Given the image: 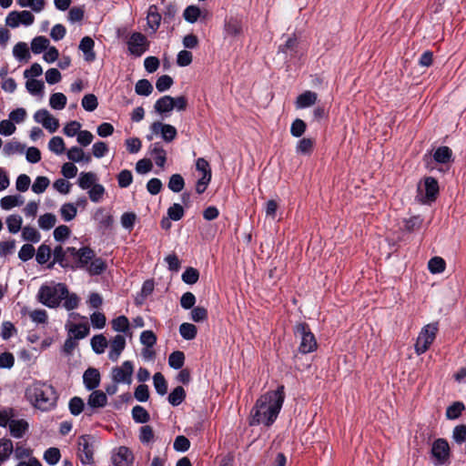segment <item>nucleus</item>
<instances>
[{
	"label": "nucleus",
	"mask_w": 466,
	"mask_h": 466,
	"mask_svg": "<svg viewBox=\"0 0 466 466\" xmlns=\"http://www.w3.org/2000/svg\"><path fill=\"white\" fill-rule=\"evenodd\" d=\"M8 426L11 435L15 438H22L29 427L27 421L23 419L11 420Z\"/></svg>",
	"instance_id": "24"
},
{
	"label": "nucleus",
	"mask_w": 466,
	"mask_h": 466,
	"mask_svg": "<svg viewBox=\"0 0 466 466\" xmlns=\"http://www.w3.org/2000/svg\"><path fill=\"white\" fill-rule=\"evenodd\" d=\"M107 403L106 394L101 390H94L88 397L87 405L90 408H103Z\"/></svg>",
	"instance_id": "25"
},
{
	"label": "nucleus",
	"mask_w": 466,
	"mask_h": 466,
	"mask_svg": "<svg viewBox=\"0 0 466 466\" xmlns=\"http://www.w3.org/2000/svg\"><path fill=\"white\" fill-rule=\"evenodd\" d=\"M108 346V341L103 334L95 335L91 339V347L96 354H102Z\"/></svg>",
	"instance_id": "31"
},
{
	"label": "nucleus",
	"mask_w": 466,
	"mask_h": 466,
	"mask_svg": "<svg viewBox=\"0 0 466 466\" xmlns=\"http://www.w3.org/2000/svg\"><path fill=\"white\" fill-rule=\"evenodd\" d=\"M83 381H84L85 387L87 390H93L96 389L100 384L99 371L95 368L87 369L83 375Z\"/></svg>",
	"instance_id": "19"
},
{
	"label": "nucleus",
	"mask_w": 466,
	"mask_h": 466,
	"mask_svg": "<svg viewBox=\"0 0 466 466\" xmlns=\"http://www.w3.org/2000/svg\"><path fill=\"white\" fill-rule=\"evenodd\" d=\"M452 438L458 444H461L466 441V426L458 425L453 429Z\"/></svg>",
	"instance_id": "64"
},
{
	"label": "nucleus",
	"mask_w": 466,
	"mask_h": 466,
	"mask_svg": "<svg viewBox=\"0 0 466 466\" xmlns=\"http://www.w3.org/2000/svg\"><path fill=\"white\" fill-rule=\"evenodd\" d=\"M147 21L148 26L156 31L161 23V15L158 13L157 7L156 5H150L147 11Z\"/></svg>",
	"instance_id": "28"
},
{
	"label": "nucleus",
	"mask_w": 466,
	"mask_h": 466,
	"mask_svg": "<svg viewBox=\"0 0 466 466\" xmlns=\"http://www.w3.org/2000/svg\"><path fill=\"white\" fill-rule=\"evenodd\" d=\"M149 155L155 160V163L159 167H164L167 161V152L159 142L150 145L148 148Z\"/></svg>",
	"instance_id": "18"
},
{
	"label": "nucleus",
	"mask_w": 466,
	"mask_h": 466,
	"mask_svg": "<svg viewBox=\"0 0 466 466\" xmlns=\"http://www.w3.org/2000/svg\"><path fill=\"white\" fill-rule=\"evenodd\" d=\"M66 96L63 93H55L50 96L49 105L53 109L61 110L66 105Z\"/></svg>",
	"instance_id": "43"
},
{
	"label": "nucleus",
	"mask_w": 466,
	"mask_h": 466,
	"mask_svg": "<svg viewBox=\"0 0 466 466\" xmlns=\"http://www.w3.org/2000/svg\"><path fill=\"white\" fill-rule=\"evenodd\" d=\"M34 120L41 124L50 133L56 132L59 127L58 119L52 116L46 109H39L34 114Z\"/></svg>",
	"instance_id": "14"
},
{
	"label": "nucleus",
	"mask_w": 466,
	"mask_h": 466,
	"mask_svg": "<svg viewBox=\"0 0 466 466\" xmlns=\"http://www.w3.org/2000/svg\"><path fill=\"white\" fill-rule=\"evenodd\" d=\"M134 372V365L130 360L124 361L120 366H116L111 370V378L115 383L130 385Z\"/></svg>",
	"instance_id": "10"
},
{
	"label": "nucleus",
	"mask_w": 466,
	"mask_h": 466,
	"mask_svg": "<svg viewBox=\"0 0 466 466\" xmlns=\"http://www.w3.org/2000/svg\"><path fill=\"white\" fill-rule=\"evenodd\" d=\"M295 336L299 339V350L301 353H309L317 349V341L314 334L305 323H299L295 327Z\"/></svg>",
	"instance_id": "5"
},
{
	"label": "nucleus",
	"mask_w": 466,
	"mask_h": 466,
	"mask_svg": "<svg viewBox=\"0 0 466 466\" xmlns=\"http://www.w3.org/2000/svg\"><path fill=\"white\" fill-rule=\"evenodd\" d=\"M112 461L115 466H133L134 454L127 447L120 446L114 450Z\"/></svg>",
	"instance_id": "15"
},
{
	"label": "nucleus",
	"mask_w": 466,
	"mask_h": 466,
	"mask_svg": "<svg viewBox=\"0 0 466 466\" xmlns=\"http://www.w3.org/2000/svg\"><path fill=\"white\" fill-rule=\"evenodd\" d=\"M177 135V128L170 125L160 121L153 122L149 127V133L147 135L148 141L153 140L157 137H160L165 142H172Z\"/></svg>",
	"instance_id": "7"
},
{
	"label": "nucleus",
	"mask_w": 466,
	"mask_h": 466,
	"mask_svg": "<svg viewBox=\"0 0 466 466\" xmlns=\"http://www.w3.org/2000/svg\"><path fill=\"white\" fill-rule=\"evenodd\" d=\"M185 396V390L178 386L169 394L168 401L171 405L177 406L184 400Z\"/></svg>",
	"instance_id": "51"
},
{
	"label": "nucleus",
	"mask_w": 466,
	"mask_h": 466,
	"mask_svg": "<svg viewBox=\"0 0 466 466\" xmlns=\"http://www.w3.org/2000/svg\"><path fill=\"white\" fill-rule=\"evenodd\" d=\"M56 223V217L52 213H46L39 217L38 226L43 230H49L55 227Z\"/></svg>",
	"instance_id": "42"
},
{
	"label": "nucleus",
	"mask_w": 466,
	"mask_h": 466,
	"mask_svg": "<svg viewBox=\"0 0 466 466\" xmlns=\"http://www.w3.org/2000/svg\"><path fill=\"white\" fill-rule=\"evenodd\" d=\"M5 223L9 232L16 234L22 228L23 218L19 215H10L6 218Z\"/></svg>",
	"instance_id": "35"
},
{
	"label": "nucleus",
	"mask_w": 466,
	"mask_h": 466,
	"mask_svg": "<svg viewBox=\"0 0 466 466\" xmlns=\"http://www.w3.org/2000/svg\"><path fill=\"white\" fill-rule=\"evenodd\" d=\"M67 158L72 162H86L89 163L91 161V156L86 155L82 148L78 147H72L66 152Z\"/></svg>",
	"instance_id": "26"
},
{
	"label": "nucleus",
	"mask_w": 466,
	"mask_h": 466,
	"mask_svg": "<svg viewBox=\"0 0 466 466\" xmlns=\"http://www.w3.org/2000/svg\"><path fill=\"white\" fill-rule=\"evenodd\" d=\"M317 93L305 91L297 97L295 105L298 109H303L313 106L317 102Z\"/></svg>",
	"instance_id": "21"
},
{
	"label": "nucleus",
	"mask_w": 466,
	"mask_h": 466,
	"mask_svg": "<svg viewBox=\"0 0 466 466\" xmlns=\"http://www.w3.org/2000/svg\"><path fill=\"white\" fill-rule=\"evenodd\" d=\"M314 147V140L309 137L299 139L296 145V152L301 155H309Z\"/></svg>",
	"instance_id": "33"
},
{
	"label": "nucleus",
	"mask_w": 466,
	"mask_h": 466,
	"mask_svg": "<svg viewBox=\"0 0 466 466\" xmlns=\"http://www.w3.org/2000/svg\"><path fill=\"white\" fill-rule=\"evenodd\" d=\"M428 268L432 274L441 273L445 269V261L440 257H434L429 261Z\"/></svg>",
	"instance_id": "49"
},
{
	"label": "nucleus",
	"mask_w": 466,
	"mask_h": 466,
	"mask_svg": "<svg viewBox=\"0 0 466 466\" xmlns=\"http://www.w3.org/2000/svg\"><path fill=\"white\" fill-rule=\"evenodd\" d=\"M61 454L57 448H49L44 453V460L49 465H56L60 460Z\"/></svg>",
	"instance_id": "58"
},
{
	"label": "nucleus",
	"mask_w": 466,
	"mask_h": 466,
	"mask_svg": "<svg viewBox=\"0 0 466 466\" xmlns=\"http://www.w3.org/2000/svg\"><path fill=\"white\" fill-rule=\"evenodd\" d=\"M94 46H95V42L89 36H85L80 41L79 49L83 52L84 58L87 62H93L96 59Z\"/></svg>",
	"instance_id": "20"
},
{
	"label": "nucleus",
	"mask_w": 466,
	"mask_h": 466,
	"mask_svg": "<svg viewBox=\"0 0 466 466\" xmlns=\"http://www.w3.org/2000/svg\"><path fill=\"white\" fill-rule=\"evenodd\" d=\"M185 186L183 177L179 174L172 175L168 181V188L173 192H180Z\"/></svg>",
	"instance_id": "57"
},
{
	"label": "nucleus",
	"mask_w": 466,
	"mask_h": 466,
	"mask_svg": "<svg viewBox=\"0 0 466 466\" xmlns=\"http://www.w3.org/2000/svg\"><path fill=\"white\" fill-rule=\"evenodd\" d=\"M76 253L79 267L87 266V264L92 261V258L94 257L93 251L87 248H83L79 249Z\"/></svg>",
	"instance_id": "50"
},
{
	"label": "nucleus",
	"mask_w": 466,
	"mask_h": 466,
	"mask_svg": "<svg viewBox=\"0 0 466 466\" xmlns=\"http://www.w3.org/2000/svg\"><path fill=\"white\" fill-rule=\"evenodd\" d=\"M135 90L139 96H149L153 91V86L148 80L141 79L137 82Z\"/></svg>",
	"instance_id": "52"
},
{
	"label": "nucleus",
	"mask_w": 466,
	"mask_h": 466,
	"mask_svg": "<svg viewBox=\"0 0 466 466\" xmlns=\"http://www.w3.org/2000/svg\"><path fill=\"white\" fill-rule=\"evenodd\" d=\"M26 400L35 409L47 411L56 406L58 396L54 387L42 381L29 384L25 392Z\"/></svg>",
	"instance_id": "2"
},
{
	"label": "nucleus",
	"mask_w": 466,
	"mask_h": 466,
	"mask_svg": "<svg viewBox=\"0 0 466 466\" xmlns=\"http://www.w3.org/2000/svg\"><path fill=\"white\" fill-rule=\"evenodd\" d=\"M105 193H106L105 187L98 183H96L87 191L90 200L94 203H98V202L102 201Z\"/></svg>",
	"instance_id": "36"
},
{
	"label": "nucleus",
	"mask_w": 466,
	"mask_h": 466,
	"mask_svg": "<svg viewBox=\"0 0 466 466\" xmlns=\"http://www.w3.org/2000/svg\"><path fill=\"white\" fill-rule=\"evenodd\" d=\"M50 180L48 177L44 176L37 177L33 185L32 190L35 194H42L46 191V189L49 187Z\"/></svg>",
	"instance_id": "44"
},
{
	"label": "nucleus",
	"mask_w": 466,
	"mask_h": 466,
	"mask_svg": "<svg viewBox=\"0 0 466 466\" xmlns=\"http://www.w3.org/2000/svg\"><path fill=\"white\" fill-rule=\"evenodd\" d=\"M224 32L226 36L236 37L242 32V22L237 16H228L226 19Z\"/></svg>",
	"instance_id": "17"
},
{
	"label": "nucleus",
	"mask_w": 466,
	"mask_h": 466,
	"mask_svg": "<svg viewBox=\"0 0 466 466\" xmlns=\"http://www.w3.org/2000/svg\"><path fill=\"white\" fill-rule=\"evenodd\" d=\"M148 45L147 37L138 32L133 33L127 41L129 52L136 56H142L147 50Z\"/></svg>",
	"instance_id": "12"
},
{
	"label": "nucleus",
	"mask_w": 466,
	"mask_h": 466,
	"mask_svg": "<svg viewBox=\"0 0 466 466\" xmlns=\"http://www.w3.org/2000/svg\"><path fill=\"white\" fill-rule=\"evenodd\" d=\"M185 356L182 351H174L169 355L168 364L175 370L180 369L184 365Z\"/></svg>",
	"instance_id": "53"
},
{
	"label": "nucleus",
	"mask_w": 466,
	"mask_h": 466,
	"mask_svg": "<svg viewBox=\"0 0 466 466\" xmlns=\"http://www.w3.org/2000/svg\"><path fill=\"white\" fill-rule=\"evenodd\" d=\"M153 383L157 392L160 395H165L167 391V384L164 376L160 372H157L153 376Z\"/></svg>",
	"instance_id": "48"
},
{
	"label": "nucleus",
	"mask_w": 466,
	"mask_h": 466,
	"mask_svg": "<svg viewBox=\"0 0 466 466\" xmlns=\"http://www.w3.org/2000/svg\"><path fill=\"white\" fill-rule=\"evenodd\" d=\"M96 175L93 172H82L79 175L78 186L82 189H89L96 183Z\"/></svg>",
	"instance_id": "30"
},
{
	"label": "nucleus",
	"mask_w": 466,
	"mask_h": 466,
	"mask_svg": "<svg viewBox=\"0 0 466 466\" xmlns=\"http://www.w3.org/2000/svg\"><path fill=\"white\" fill-rule=\"evenodd\" d=\"M437 331V323L427 324L420 329L414 346L415 352L418 355H420L429 350L436 338Z\"/></svg>",
	"instance_id": "6"
},
{
	"label": "nucleus",
	"mask_w": 466,
	"mask_h": 466,
	"mask_svg": "<svg viewBox=\"0 0 466 466\" xmlns=\"http://www.w3.org/2000/svg\"><path fill=\"white\" fill-rule=\"evenodd\" d=\"M132 417L136 422L145 423L149 420L148 412L141 406H135L132 409Z\"/></svg>",
	"instance_id": "55"
},
{
	"label": "nucleus",
	"mask_w": 466,
	"mask_h": 466,
	"mask_svg": "<svg viewBox=\"0 0 466 466\" xmlns=\"http://www.w3.org/2000/svg\"><path fill=\"white\" fill-rule=\"evenodd\" d=\"M14 450L13 443L10 440H0V463L9 458Z\"/></svg>",
	"instance_id": "46"
},
{
	"label": "nucleus",
	"mask_w": 466,
	"mask_h": 466,
	"mask_svg": "<svg viewBox=\"0 0 466 466\" xmlns=\"http://www.w3.org/2000/svg\"><path fill=\"white\" fill-rule=\"evenodd\" d=\"M48 149L56 155H61L66 150L64 139L60 137H53L48 143Z\"/></svg>",
	"instance_id": "47"
},
{
	"label": "nucleus",
	"mask_w": 466,
	"mask_h": 466,
	"mask_svg": "<svg viewBox=\"0 0 466 466\" xmlns=\"http://www.w3.org/2000/svg\"><path fill=\"white\" fill-rule=\"evenodd\" d=\"M284 399L283 386H279L276 390H270L262 395L257 400L250 412V425H271L281 410Z\"/></svg>",
	"instance_id": "1"
},
{
	"label": "nucleus",
	"mask_w": 466,
	"mask_h": 466,
	"mask_svg": "<svg viewBox=\"0 0 466 466\" xmlns=\"http://www.w3.org/2000/svg\"><path fill=\"white\" fill-rule=\"evenodd\" d=\"M49 40L46 36H36L31 42V49L34 54H40L49 46Z\"/></svg>",
	"instance_id": "40"
},
{
	"label": "nucleus",
	"mask_w": 466,
	"mask_h": 466,
	"mask_svg": "<svg viewBox=\"0 0 466 466\" xmlns=\"http://www.w3.org/2000/svg\"><path fill=\"white\" fill-rule=\"evenodd\" d=\"M197 327L194 324L184 322L179 326V334L184 339L191 340L197 336Z\"/></svg>",
	"instance_id": "37"
},
{
	"label": "nucleus",
	"mask_w": 466,
	"mask_h": 466,
	"mask_svg": "<svg viewBox=\"0 0 466 466\" xmlns=\"http://www.w3.org/2000/svg\"><path fill=\"white\" fill-rule=\"evenodd\" d=\"M25 88L30 95L39 99H42L45 96V84L41 80L26 79Z\"/></svg>",
	"instance_id": "23"
},
{
	"label": "nucleus",
	"mask_w": 466,
	"mask_h": 466,
	"mask_svg": "<svg viewBox=\"0 0 466 466\" xmlns=\"http://www.w3.org/2000/svg\"><path fill=\"white\" fill-rule=\"evenodd\" d=\"M452 151L448 147H438L434 154L433 158L436 162L446 164L451 160Z\"/></svg>",
	"instance_id": "32"
},
{
	"label": "nucleus",
	"mask_w": 466,
	"mask_h": 466,
	"mask_svg": "<svg viewBox=\"0 0 466 466\" xmlns=\"http://www.w3.org/2000/svg\"><path fill=\"white\" fill-rule=\"evenodd\" d=\"M22 238L25 241L37 243L40 241L41 235L35 228L26 226L22 228Z\"/></svg>",
	"instance_id": "45"
},
{
	"label": "nucleus",
	"mask_w": 466,
	"mask_h": 466,
	"mask_svg": "<svg viewBox=\"0 0 466 466\" xmlns=\"http://www.w3.org/2000/svg\"><path fill=\"white\" fill-rule=\"evenodd\" d=\"M154 109L159 115H168L173 110V97L164 96L157 99L154 105Z\"/></svg>",
	"instance_id": "22"
},
{
	"label": "nucleus",
	"mask_w": 466,
	"mask_h": 466,
	"mask_svg": "<svg viewBox=\"0 0 466 466\" xmlns=\"http://www.w3.org/2000/svg\"><path fill=\"white\" fill-rule=\"evenodd\" d=\"M431 454L435 459V465H442L446 463L450 458V446L446 440H436L431 448Z\"/></svg>",
	"instance_id": "13"
},
{
	"label": "nucleus",
	"mask_w": 466,
	"mask_h": 466,
	"mask_svg": "<svg viewBox=\"0 0 466 466\" xmlns=\"http://www.w3.org/2000/svg\"><path fill=\"white\" fill-rule=\"evenodd\" d=\"M199 278L198 271L194 268H187L182 274V280L187 284H195Z\"/></svg>",
	"instance_id": "61"
},
{
	"label": "nucleus",
	"mask_w": 466,
	"mask_h": 466,
	"mask_svg": "<svg viewBox=\"0 0 466 466\" xmlns=\"http://www.w3.org/2000/svg\"><path fill=\"white\" fill-rule=\"evenodd\" d=\"M112 329L116 332H126L129 329V320L125 316H119L112 320Z\"/></svg>",
	"instance_id": "54"
},
{
	"label": "nucleus",
	"mask_w": 466,
	"mask_h": 466,
	"mask_svg": "<svg viewBox=\"0 0 466 466\" xmlns=\"http://www.w3.org/2000/svg\"><path fill=\"white\" fill-rule=\"evenodd\" d=\"M51 257V249L46 245H41L36 252V261L39 264L46 263Z\"/></svg>",
	"instance_id": "63"
},
{
	"label": "nucleus",
	"mask_w": 466,
	"mask_h": 466,
	"mask_svg": "<svg viewBox=\"0 0 466 466\" xmlns=\"http://www.w3.org/2000/svg\"><path fill=\"white\" fill-rule=\"evenodd\" d=\"M67 295V288L62 283H47L42 285L37 292V300L51 309L59 306L63 298Z\"/></svg>",
	"instance_id": "3"
},
{
	"label": "nucleus",
	"mask_w": 466,
	"mask_h": 466,
	"mask_svg": "<svg viewBox=\"0 0 466 466\" xmlns=\"http://www.w3.org/2000/svg\"><path fill=\"white\" fill-rule=\"evenodd\" d=\"M108 358L116 361L126 348V339L123 335H116L109 342Z\"/></svg>",
	"instance_id": "16"
},
{
	"label": "nucleus",
	"mask_w": 466,
	"mask_h": 466,
	"mask_svg": "<svg viewBox=\"0 0 466 466\" xmlns=\"http://www.w3.org/2000/svg\"><path fill=\"white\" fill-rule=\"evenodd\" d=\"M464 408L465 407L462 402H454L452 405L447 408L446 417L450 420H455L460 417Z\"/></svg>",
	"instance_id": "56"
},
{
	"label": "nucleus",
	"mask_w": 466,
	"mask_h": 466,
	"mask_svg": "<svg viewBox=\"0 0 466 466\" xmlns=\"http://www.w3.org/2000/svg\"><path fill=\"white\" fill-rule=\"evenodd\" d=\"M127 150L130 154H136L140 151L142 142L138 137H129L125 140Z\"/></svg>",
	"instance_id": "62"
},
{
	"label": "nucleus",
	"mask_w": 466,
	"mask_h": 466,
	"mask_svg": "<svg viewBox=\"0 0 466 466\" xmlns=\"http://www.w3.org/2000/svg\"><path fill=\"white\" fill-rule=\"evenodd\" d=\"M24 149L25 147L21 143L17 141H9L5 145L3 148V154L5 157H11L15 154H22Z\"/></svg>",
	"instance_id": "39"
},
{
	"label": "nucleus",
	"mask_w": 466,
	"mask_h": 466,
	"mask_svg": "<svg viewBox=\"0 0 466 466\" xmlns=\"http://www.w3.org/2000/svg\"><path fill=\"white\" fill-rule=\"evenodd\" d=\"M196 168L197 171H198L201 175L200 177L198 179L196 185V191L198 194H202L207 189L211 180V168L209 167L208 162L203 157H199L197 159Z\"/></svg>",
	"instance_id": "11"
},
{
	"label": "nucleus",
	"mask_w": 466,
	"mask_h": 466,
	"mask_svg": "<svg viewBox=\"0 0 466 466\" xmlns=\"http://www.w3.org/2000/svg\"><path fill=\"white\" fill-rule=\"evenodd\" d=\"M306 128V123L303 120L297 118L291 124L290 134L295 137H300L305 133Z\"/></svg>",
	"instance_id": "59"
},
{
	"label": "nucleus",
	"mask_w": 466,
	"mask_h": 466,
	"mask_svg": "<svg viewBox=\"0 0 466 466\" xmlns=\"http://www.w3.org/2000/svg\"><path fill=\"white\" fill-rule=\"evenodd\" d=\"M5 25L17 28L20 25L30 26L35 22V16L31 11H12L5 17Z\"/></svg>",
	"instance_id": "9"
},
{
	"label": "nucleus",
	"mask_w": 466,
	"mask_h": 466,
	"mask_svg": "<svg viewBox=\"0 0 466 466\" xmlns=\"http://www.w3.org/2000/svg\"><path fill=\"white\" fill-rule=\"evenodd\" d=\"M77 319H86V317L75 312L70 313L66 328L70 336L74 337V339H81L89 334V326L87 322L76 323Z\"/></svg>",
	"instance_id": "8"
},
{
	"label": "nucleus",
	"mask_w": 466,
	"mask_h": 466,
	"mask_svg": "<svg viewBox=\"0 0 466 466\" xmlns=\"http://www.w3.org/2000/svg\"><path fill=\"white\" fill-rule=\"evenodd\" d=\"M438 181L431 177H425L418 184L417 199L422 204H431L435 201L439 194Z\"/></svg>",
	"instance_id": "4"
},
{
	"label": "nucleus",
	"mask_w": 466,
	"mask_h": 466,
	"mask_svg": "<svg viewBox=\"0 0 466 466\" xmlns=\"http://www.w3.org/2000/svg\"><path fill=\"white\" fill-rule=\"evenodd\" d=\"M77 209L75 204L66 203L60 208V215L65 221H71L76 218Z\"/></svg>",
	"instance_id": "41"
},
{
	"label": "nucleus",
	"mask_w": 466,
	"mask_h": 466,
	"mask_svg": "<svg viewBox=\"0 0 466 466\" xmlns=\"http://www.w3.org/2000/svg\"><path fill=\"white\" fill-rule=\"evenodd\" d=\"M81 124L78 121L73 120L68 122L63 128V132L66 136L69 137H73L75 136L77 137L78 133L81 131Z\"/></svg>",
	"instance_id": "60"
},
{
	"label": "nucleus",
	"mask_w": 466,
	"mask_h": 466,
	"mask_svg": "<svg viewBox=\"0 0 466 466\" xmlns=\"http://www.w3.org/2000/svg\"><path fill=\"white\" fill-rule=\"evenodd\" d=\"M24 198L20 195H10L1 198L0 206L4 210H10L15 207L23 205Z\"/></svg>",
	"instance_id": "27"
},
{
	"label": "nucleus",
	"mask_w": 466,
	"mask_h": 466,
	"mask_svg": "<svg viewBox=\"0 0 466 466\" xmlns=\"http://www.w3.org/2000/svg\"><path fill=\"white\" fill-rule=\"evenodd\" d=\"M13 56L17 60H28L30 58V53L27 44L25 42L17 43L13 48Z\"/></svg>",
	"instance_id": "38"
},
{
	"label": "nucleus",
	"mask_w": 466,
	"mask_h": 466,
	"mask_svg": "<svg viewBox=\"0 0 466 466\" xmlns=\"http://www.w3.org/2000/svg\"><path fill=\"white\" fill-rule=\"evenodd\" d=\"M93 218L103 228L109 227L113 222L112 217L103 208H97L95 211Z\"/></svg>",
	"instance_id": "34"
},
{
	"label": "nucleus",
	"mask_w": 466,
	"mask_h": 466,
	"mask_svg": "<svg viewBox=\"0 0 466 466\" xmlns=\"http://www.w3.org/2000/svg\"><path fill=\"white\" fill-rule=\"evenodd\" d=\"M22 8H30L32 12L41 13L46 7V0H16Z\"/></svg>",
	"instance_id": "29"
}]
</instances>
